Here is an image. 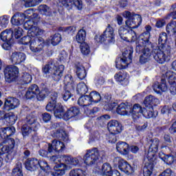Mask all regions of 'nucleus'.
Here are the masks:
<instances>
[{"label": "nucleus", "instance_id": "9b49d317", "mask_svg": "<svg viewBox=\"0 0 176 176\" xmlns=\"http://www.w3.org/2000/svg\"><path fill=\"white\" fill-rule=\"evenodd\" d=\"M160 144V141L159 139H154L151 141V146L148 148V152L145 155L144 160L145 162H148V163L151 166L156 160V157H155V153L157 152V149L159 148V144Z\"/></svg>", "mask_w": 176, "mask_h": 176}, {"label": "nucleus", "instance_id": "49530a36", "mask_svg": "<svg viewBox=\"0 0 176 176\" xmlns=\"http://www.w3.org/2000/svg\"><path fill=\"white\" fill-rule=\"evenodd\" d=\"M87 86L85 82H80L77 85V93L78 94H86L88 91Z\"/></svg>", "mask_w": 176, "mask_h": 176}, {"label": "nucleus", "instance_id": "a18cd8bd", "mask_svg": "<svg viewBox=\"0 0 176 176\" xmlns=\"http://www.w3.org/2000/svg\"><path fill=\"white\" fill-rule=\"evenodd\" d=\"M21 163L19 162L12 170V176H23V170H21Z\"/></svg>", "mask_w": 176, "mask_h": 176}, {"label": "nucleus", "instance_id": "e433bc0d", "mask_svg": "<svg viewBox=\"0 0 176 176\" xmlns=\"http://www.w3.org/2000/svg\"><path fill=\"white\" fill-rule=\"evenodd\" d=\"M144 104L146 107H153V104H159V99L155 98L153 96H148L145 98Z\"/></svg>", "mask_w": 176, "mask_h": 176}, {"label": "nucleus", "instance_id": "052dcab7", "mask_svg": "<svg viewBox=\"0 0 176 176\" xmlns=\"http://www.w3.org/2000/svg\"><path fill=\"white\" fill-rule=\"evenodd\" d=\"M162 159L168 164H173L174 163V156L164 155V157H162Z\"/></svg>", "mask_w": 176, "mask_h": 176}, {"label": "nucleus", "instance_id": "5701e85b", "mask_svg": "<svg viewBox=\"0 0 176 176\" xmlns=\"http://www.w3.org/2000/svg\"><path fill=\"white\" fill-rule=\"evenodd\" d=\"M37 118L35 113H31L26 116V124H29V126H32L34 131L38 130L39 129V124L36 122Z\"/></svg>", "mask_w": 176, "mask_h": 176}, {"label": "nucleus", "instance_id": "0eeeda50", "mask_svg": "<svg viewBox=\"0 0 176 176\" xmlns=\"http://www.w3.org/2000/svg\"><path fill=\"white\" fill-rule=\"evenodd\" d=\"M46 94H47V91L46 90L39 91V87L36 85H32L28 88L26 93L25 94V97L28 100H34L37 98L38 101H42L46 97Z\"/></svg>", "mask_w": 176, "mask_h": 176}, {"label": "nucleus", "instance_id": "c9c22d12", "mask_svg": "<svg viewBox=\"0 0 176 176\" xmlns=\"http://www.w3.org/2000/svg\"><path fill=\"white\" fill-rule=\"evenodd\" d=\"M0 38V43H2V41L7 42L13 41V39H12V38H13V32H12V30H6L1 33Z\"/></svg>", "mask_w": 176, "mask_h": 176}, {"label": "nucleus", "instance_id": "603ef678", "mask_svg": "<svg viewBox=\"0 0 176 176\" xmlns=\"http://www.w3.org/2000/svg\"><path fill=\"white\" fill-rule=\"evenodd\" d=\"M6 120L10 124H14L16 123V120H17V116L14 115L13 113H6Z\"/></svg>", "mask_w": 176, "mask_h": 176}, {"label": "nucleus", "instance_id": "69168bd1", "mask_svg": "<svg viewBox=\"0 0 176 176\" xmlns=\"http://www.w3.org/2000/svg\"><path fill=\"white\" fill-rule=\"evenodd\" d=\"M39 10L43 12L45 14L50 13V8L46 5H41L39 6Z\"/></svg>", "mask_w": 176, "mask_h": 176}, {"label": "nucleus", "instance_id": "2f4dec72", "mask_svg": "<svg viewBox=\"0 0 176 176\" xmlns=\"http://www.w3.org/2000/svg\"><path fill=\"white\" fill-rule=\"evenodd\" d=\"M54 172L51 173V175L53 176H62L65 174V165L63 163H59L56 164L54 167Z\"/></svg>", "mask_w": 176, "mask_h": 176}, {"label": "nucleus", "instance_id": "f704fd0d", "mask_svg": "<svg viewBox=\"0 0 176 176\" xmlns=\"http://www.w3.org/2000/svg\"><path fill=\"white\" fill-rule=\"evenodd\" d=\"M78 105L81 107H85V110L86 111L87 107L91 105V100L90 99V95H85L79 98L78 100Z\"/></svg>", "mask_w": 176, "mask_h": 176}, {"label": "nucleus", "instance_id": "7c9ffc66", "mask_svg": "<svg viewBox=\"0 0 176 176\" xmlns=\"http://www.w3.org/2000/svg\"><path fill=\"white\" fill-rule=\"evenodd\" d=\"M25 15L21 13L15 14L11 19V23L13 25H21L24 23V20H25Z\"/></svg>", "mask_w": 176, "mask_h": 176}, {"label": "nucleus", "instance_id": "ddd939ff", "mask_svg": "<svg viewBox=\"0 0 176 176\" xmlns=\"http://www.w3.org/2000/svg\"><path fill=\"white\" fill-rule=\"evenodd\" d=\"M6 82L12 83L19 78V68L16 66H7L4 69Z\"/></svg>", "mask_w": 176, "mask_h": 176}, {"label": "nucleus", "instance_id": "4468645a", "mask_svg": "<svg viewBox=\"0 0 176 176\" xmlns=\"http://www.w3.org/2000/svg\"><path fill=\"white\" fill-rule=\"evenodd\" d=\"M118 34L123 41L127 42H134L137 39V34L133 30H127L124 27H120L118 30Z\"/></svg>", "mask_w": 176, "mask_h": 176}, {"label": "nucleus", "instance_id": "72a5a7b5", "mask_svg": "<svg viewBox=\"0 0 176 176\" xmlns=\"http://www.w3.org/2000/svg\"><path fill=\"white\" fill-rule=\"evenodd\" d=\"M52 137L54 138H60L63 141H68V135L63 128L58 129L53 133Z\"/></svg>", "mask_w": 176, "mask_h": 176}, {"label": "nucleus", "instance_id": "393cba45", "mask_svg": "<svg viewBox=\"0 0 176 176\" xmlns=\"http://www.w3.org/2000/svg\"><path fill=\"white\" fill-rule=\"evenodd\" d=\"M25 54L23 52H14L11 55V61L12 64H21L25 61Z\"/></svg>", "mask_w": 176, "mask_h": 176}, {"label": "nucleus", "instance_id": "3c124183", "mask_svg": "<svg viewBox=\"0 0 176 176\" xmlns=\"http://www.w3.org/2000/svg\"><path fill=\"white\" fill-rule=\"evenodd\" d=\"M114 78L117 82H124V80H127V74L124 72H119L118 74H115Z\"/></svg>", "mask_w": 176, "mask_h": 176}, {"label": "nucleus", "instance_id": "4c0bfd02", "mask_svg": "<svg viewBox=\"0 0 176 176\" xmlns=\"http://www.w3.org/2000/svg\"><path fill=\"white\" fill-rule=\"evenodd\" d=\"M89 98L91 104H97L101 101V95L100 93L93 91L89 94Z\"/></svg>", "mask_w": 176, "mask_h": 176}, {"label": "nucleus", "instance_id": "a878e982", "mask_svg": "<svg viewBox=\"0 0 176 176\" xmlns=\"http://www.w3.org/2000/svg\"><path fill=\"white\" fill-rule=\"evenodd\" d=\"M25 167L29 171H35L39 167V161L35 158H29L25 162Z\"/></svg>", "mask_w": 176, "mask_h": 176}, {"label": "nucleus", "instance_id": "1a4fd4ad", "mask_svg": "<svg viewBox=\"0 0 176 176\" xmlns=\"http://www.w3.org/2000/svg\"><path fill=\"white\" fill-rule=\"evenodd\" d=\"M101 156H104V151H98L97 148L87 150L84 156V162L87 166H93Z\"/></svg>", "mask_w": 176, "mask_h": 176}, {"label": "nucleus", "instance_id": "8fccbe9b", "mask_svg": "<svg viewBox=\"0 0 176 176\" xmlns=\"http://www.w3.org/2000/svg\"><path fill=\"white\" fill-rule=\"evenodd\" d=\"M80 49L82 54L84 56H87V54H90V47H89V45L86 43H82L80 45Z\"/></svg>", "mask_w": 176, "mask_h": 176}, {"label": "nucleus", "instance_id": "412c9836", "mask_svg": "<svg viewBox=\"0 0 176 176\" xmlns=\"http://www.w3.org/2000/svg\"><path fill=\"white\" fill-rule=\"evenodd\" d=\"M20 105V100L16 98H10L5 101L4 109L6 111H10V109H15Z\"/></svg>", "mask_w": 176, "mask_h": 176}, {"label": "nucleus", "instance_id": "4be33fe9", "mask_svg": "<svg viewBox=\"0 0 176 176\" xmlns=\"http://www.w3.org/2000/svg\"><path fill=\"white\" fill-rule=\"evenodd\" d=\"M153 89L155 93H160V91H167L168 87L166 83V78L162 77L160 83L158 82H155L153 85Z\"/></svg>", "mask_w": 176, "mask_h": 176}, {"label": "nucleus", "instance_id": "39448f33", "mask_svg": "<svg viewBox=\"0 0 176 176\" xmlns=\"http://www.w3.org/2000/svg\"><path fill=\"white\" fill-rule=\"evenodd\" d=\"M171 47L168 45L159 46L153 50V58L159 64H164L170 60Z\"/></svg>", "mask_w": 176, "mask_h": 176}, {"label": "nucleus", "instance_id": "bb28decb", "mask_svg": "<svg viewBox=\"0 0 176 176\" xmlns=\"http://www.w3.org/2000/svg\"><path fill=\"white\" fill-rule=\"evenodd\" d=\"M60 3L63 6H71L72 8H77L78 10H81L82 8V0H60Z\"/></svg>", "mask_w": 176, "mask_h": 176}, {"label": "nucleus", "instance_id": "f257e3e1", "mask_svg": "<svg viewBox=\"0 0 176 176\" xmlns=\"http://www.w3.org/2000/svg\"><path fill=\"white\" fill-rule=\"evenodd\" d=\"M23 27L28 30V35L21 38L19 43L20 45H28L30 49L33 53H39L43 50L45 46V40L41 36L45 34V30L38 28L32 20L27 21Z\"/></svg>", "mask_w": 176, "mask_h": 176}, {"label": "nucleus", "instance_id": "774afa93", "mask_svg": "<svg viewBox=\"0 0 176 176\" xmlns=\"http://www.w3.org/2000/svg\"><path fill=\"white\" fill-rule=\"evenodd\" d=\"M144 171V176H151V174H152V168H150L145 166L143 169Z\"/></svg>", "mask_w": 176, "mask_h": 176}, {"label": "nucleus", "instance_id": "f03ea898", "mask_svg": "<svg viewBox=\"0 0 176 176\" xmlns=\"http://www.w3.org/2000/svg\"><path fill=\"white\" fill-rule=\"evenodd\" d=\"M16 133V128L14 126H9L7 128H2L0 129V135L1 138H4V141L0 144V156L5 155V153H12L14 148L16 142L14 139L9 138Z\"/></svg>", "mask_w": 176, "mask_h": 176}, {"label": "nucleus", "instance_id": "6ab92c4d", "mask_svg": "<svg viewBox=\"0 0 176 176\" xmlns=\"http://www.w3.org/2000/svg\"><path fill=\"white\" fill-rule=\"evenodd\" d=\"M64 148H65L64 143L56 140L52 141V144H48V151L52 152V154L57 152H63V151H64Z\"/></svg>", "mask_w": 176, "mask_h": 176}, {"label": "nucleus", "instance_id": "473e14b6", "mask_svg": "<svg viewBox=\"0 0 176 176\" xmlns=\"http://www.w3.org/2000/svg\"><path fill=\"white\" fill-rule=\"evenodd\" d=\"M54 115L58 119H63L64 117V107L60 103H57L54 106Z\"/></svg>", "mask_w": 176, "mask_h": 176}, {"label": "nucleus", "instance_id": "bf43d9fd", "mask_svg": "<svg viewBox=\"0 0 176 176\" xmlns=\"http://www.w3.org/2000/svg\"><path fill=\"white\" fill-rule=\"evenodd\" d=\"M0 45H1V47L4 50H10V49H12V45H13V41H6L3 44L2 43H0Z\"/></svg>", "mask_w": 176, "mask_h": 176}, {"label": "nucleus", "instance_id": "338daca9", "mask_svg": "<svg viewBox=\"0 0 176 176\" xmlns=\"http://www.w3.org/2000/svg\"><path fill=\"white\" fill-rule=\"evenodd\" d=\"M123 17H124L125 19H128V20L129 19H132V17H134V15L135 14L134 13H131L129 11H124V12L122 13Z\"/></svg>", "mask_w": 176, "mask_h": 176}, {"label": "nucleus", "instance_id": "e2e57ef3", "mask_svg": "<svg viewBox=\"0 0 176 176\" xmlns=\"http://www.w3.org/2000/svg\"><path fill=\"white\" fill-rule=\"evenodd\" d=\"M9 23V19L6 16L0 17V24L3 28H6V25H8Z\"/></svg>", "mask_w": 176, "mask_h": 176}, {"label": "nucleus", "instance_id": "79ce46f5", "mask_svg": "<svg viewBox=\"0 0 176 176\" xmlns=\"http://www.w3.org/2000/svg\"><path fill=\"white\" fill-rule=\"evenodd\" d=\"M76 39L78 43H85V41L86 40V30H80L76 36Z\"/></svg>", "mask_w": 176, "mask_h": 176}, {"label": "nucleus", "instance_id": "c03bdc74", "mask_svg": "<svg viewBox=\"0 0 176 176\" xmlns=\"http://www.w3.org/2000/svg\"><path fill=\"white\" fill-rule=\"evenodd\" d=\"M152 30V28L150 25L146 26V32H144L140 35V38L142 41H144V42L148 43L149 42V38L151 36V30Z\"/></svg>", "mask_w": 176, "mask_h": 176}, {"label": "nucleus", "instance_id": "5fc2aeb1", "mask_svg": "<svg viewBox=\"0 0 176 176\" xmlns=\"http://www.w3.org/2000/svg\"><path fill=\"white\" fill-rule=\"evenodd\" d=\"M167 41V34L166 32L161 33L158 38V43L160 46H165L164 43Z\"/></svg>", "mask_w": 176, "mask_h": 176}, {"label": "nucleus", "instance_id": "ea45409f", "mask_svg": "<svg viewBox=\"0 0 176 176\" xmlns=\"http://www.w3.org/2000/svg\"><path fill=\"white\" fill-rule=\"evenodd\" d=\"M34 127L32 126L29 125L28 124H25L22 126L21 131H22V135L23 137H27V135H30L32 131H34Z\"/></svg>", "mask_w": 176, "mask_h": 176}, {"label": "nucleus", "instance_id": "dca6fc26", "mask_svg": "<svg viewBox=\"0 0 176 176\" xmlns=\"http://www.w3.org/2000/svg\"><path fill=\"white\" fill-rule=\"evenodd\" d=\"M142 23V18L140 14H135L132 18L127 19L125 21V27L129 30H134L138 28Z\"/></svg>", "mask_w": 176, "mask_h": 176}, {"label": "nucleus", "instance_id": "c756f323", "mask_svg": "<svg viewBox=\"0 0 176 176\" xmlns=\"http://www.w3.org/2000/svg\"><path fill=\"white\" fill-rule=\"evenodd\" d=\"M78 113H80L79 109L76 107H72L64 113L63 119L64 120H69V119H72V118L78 116Z\"/></svg>", "mask_w": 176, "mask_h": 176}, {"label": "nucleus", "instance_id": "680f3d73", "mask_svg": "<svg viewBox=\"0 0 176 176\" xmlns=\"http://www.w3.org/2000/svg\"><path fill=\"white\" fill-rule=\"evenodd\" d=\"M99 109L97 107H94L92 109L86 108L85 110V113L89 116V115H94V113H97Z\"/></svg>", "mask_w": 176, "mask_h": 176}, {"label": "nucleus", "instance_id": "cd10ccee", "mask_svg": "<svg viewBox=\"0 0 176 176\" xmlns=\"http://www.w3.org/2000/svg\"><path fill=\"white\" fill-rule=\"evenodd\" d=\"M162 78H165L168 80L170 85V87L176 86V73L175 72L171 70H169L166 72L165 74H163Z\"/></svg>", "mask_w": 176, "mask_h": 176}, {"label": "nucleus", "instance_id": "0e129e2a", "mask_svg": "<svg viewBox=\"0 0 176 176\" xmlns=\"http://www.w3.org/2000/svg\"><path fill=\"white\" fill-rule=\"evenodd\" d=\"M23 35V29L21 28H18L14 30V36L16 39H19Z\"/></svg>", "mask_w": 176, "mask_h": 176}, {"label": "nucleus", "instance_id": "a211bd4d", "mask_svg": "<svg viewBox=\"0 0 176 176\" xmlns=\"http://www.w3.org/2000/svg\"><path fill=\"white\" fill-rule=\"evenodd\" d=\"M107 129L111 134H119V133L122 132V124L119 123L116 120H111L107 124Z\"/></svg>", "mask_w": 176, "mask_h": 176}, {"label": "nucleus", "instance_id": "9d476101", "mask_svg": "<svg viewBox=\"0 0 176 176\" xmlns=\"http://www.w3.org/2000/svg\"><path fill=\"white\" fill-rule=\"evenodd\" d=\"M108 105L109 111L117 112V113L123 116H130V109H131V107H129L127 103L122 102L118 106V103L113 102Z\"/></svg>", "mask_w": 176, "mask_h": 176}, {"label": "nucleus", "instance_id": "4d7b16f0", "mask_svg": "<svg viewBox=\"0 0 176 176\" xmlns=\"http://www.w3.org/2000/svg\"><path fill=\"white\" fill-rule=\"evenodd\" d=\"M22 80L24 82V83L26 84L31 83V81L32 80V76L28 73H24L22 76Z\"/></svg>", "mask_w": 176, "mask_h": 176}, {"label": "nucleus", "instance_id": "2eb2a0df", "mask_svg": "<svg viewBox=\"0 0 176 176\" xmlns=\"http://www.w3.org/2000/svg\"><path fill=\"white\" fill-rule=\"evenodd\" d=\"M113 162L116 167L118 166L119 169L121 170V171L126 173V174L133 173V168H131V166L121 157H116L113 159Z\"/></svg>", "mask_w": 176, "mask_h": 176}, {"label": "nucleus", "instance_id": "a19ab883", "mask_svg": "<svg viewBox=\"0 0 176 176\" xmlns=\"http://www.w3.org/2000/svg\"><path fill=\"white\" fill-rule=\"evenodd\" d=\"M102 174L104 176H112V167H111V164L105 163L102 165Z\"/></svg>", "mask_w": 176, "mask_h": 176}, {"label": "nucleus", "instance_id": "6e6d98bb", "mask_svg": "<svg viewBox=\"0 0 176 176\" xmlns=\"http://www.w3.org/2000/svg\"><path fill=\"white\" fill-rule=\"evenodd\" d=\"M49 150V148H47V151ZM39 155L40 156H42L43 157H50V160H52V157H53L54 155L52 152H50V151H46V150L45 149H41L39 151Z\"/></svg>", "mask_w": 176, "mask_h": 176}, {"label": "nucleus", "instance_id": "c85d7f7f", "mask_svg": "<svg viewBox=\"0 0 176 176\" xmlns=\"http://www.w3.org/2000/svg\"><path fill=\"white\" fill-rule=\"evenodd\" d=\"M64 72V65H60L58 67H55L52 69V74L54 80L58 82L63 78V74Z\"/></svg>", "mask_w": 176, "mask_h": 176}, {"label": "nucleus", "instance_id": "37998d69", "mask_svg": "<svg viewBox=\"0 0 176 176\" xmlns=\"http://www.w3.org/2000/svg\"><path fill=\"white\" fill-rule=\"evenodd\" d=\"M38 167L44 171V173H52V168L47 164V162L45 160L38 161Z\"/></svg>", "mask_w": 176, "mask_h": 176}, {"label": "nucleus", "instance_id": "13d9d810", "mask_svg": "<svg viewBox=\"0 0 176 176\" xmlns=\"http://www.w3.org/2000/svg\"><path fill=\"white\" fill-rule=\"evenodd\" d=\"M167 32H176V23L171 22L166 26Z\"/></svg>", "mask_w": 176, "mask_h": 176}, {"label": "nucleus", "instance_id": "aec40b11", "mask_svg": "<svg viewBox=\"0 0 176 176\" xmlns=\"http://www.w3.org/2000/svg\"><path fill=\"white\" fill-rule=\"evenodd\" d=\"M43 90L47 91V94H46V96H49L50 94V102L46 106V111H47L48 112H51V111H53V109H54V105L57 104H56L57 100V97H58L57 93L55 91L50 92L47 89H43Z\"/></svg>", "mask_w": 176, "mask_h": 176}, {"label": "nucleus", "instance_id": "09e8293b", "mask_svg": "<svg viewBox=\"0 0 176 176\" xmlns=\"http://www.w3.org/2000/svg\"><path fill=\"white\" fill-rule=\"evenodd\" d=\"M69 176H86V171L80 168L73 169L70 171Z\"/></svg>", "mask_w": 176, "mask_h": 176}, {"label": "nucleus", "instance_id": "f8f14e48", "mask_svg": "<svg viewBox=\"0 0 176 176\" xmlns=\"http://www.w3.org/2000/svg\"><path fill=\"white\" fill-rule=\"evenodd\" d=\"M64 83L66 91L63 95V98L64 101H68V100L71 98V91L74 90L75 87H76V85H75L74 78H72V76L71 75H67L65 77Z\"/></svg>", "mask_w": 176, "mask_h": 176}, {"label": "nucleus", "instance_id": "6e6552de", "mask_svg": "<svg viewBox=\"0 0 176 176\" xmlns=\"http://www.w3.org/2000/svg\"><path fill=\"white\" fill-rule=\"evenodd\" d=\"M51 162H54L56 164H57V162L63 163L67 170L79 164L78 158L65 155L60 156L59 158L53 155L51 158Z\"/></svg>", "mask_w": 176, "mask_h": 176}, {"label": "nucleus", "instance_id": "b1692460", "mask_svg": "<svg viewBox=\"0 0 176 176\" xmlns=\"http://www.w3.org/2000/svg\"><path fill=\"white\" fill-rule=\"evenodd\" d=\"M116 149L119 153L125 156L130 152V146L126 142H118L116 144Z\"/></svg>", "mask_w": 176, "mask_h": 176}, {"label": "nucleus", "instance_id": "20e7f679", "mask_svg": "<svg viewBox=\"0 0 176 176\" xmlns=\"http://www.w3.org/2000/svg\"><path fill=\"white\" fill-rule=\"evenodd\" d=\"M134 49L133 47H127L126 50L122 53L121 57L118 58L116 60V67L117 69H126L129 64L133 61V52Z\"/></svg>", "mask_w": 176, "mask_h": 176}, {"label": "nucleus", "instance_id": "7ed1b4c3", "mask_svg": "<svg viewBox=\"0 0 176 176\" xmlns=\"http://www.w3.org/2000/svg\"><path fill=\"white\" fill-rule=\"evenodd\" d=\"M130 115H131L133 119L137 120L143 116L146 119H151V118H155L153 113V106H149L142 109L138 104L133 105V108L130 109Z\"/></svg>", "mask_w": 176, "mask_h": 176}, {"label": "nucleus", "instance_id": "f3484780", "mask_svg": "<svg viewBox=\"0 0 176 176\" xmlns=\"http://www.w3.org/2000/svg\"><path fill=\"white\" fill-rule=\"evenodd\" d=\"M137 53H142L140 58V62L141 64H145L149 61L151 57V50L148 47H144L141 45L136 46Z\"/></svg>", "mask_w": 176, "mask_h": 176}, {"label": "nucleus", "instance_id": "864d4df0", "mask_svg": "<svg viewBox=\"0 0 176 176\" xmlns=\"http://www.w3.org/2000/svg\"><path fill=\"white\" fill-rule=\"evenodd\" d=\"M61 35L60 34H55L51 38V43L53 46H57L61 41Z\"/></svg>", "mask_w": 176, "mask_h": 176}, {"label": "nucleus", "instance_id": "de8ad7c7", "mask_svg": "<svg viewBox=\"0 0 176 176\" xmlns=\"http://www.w3.org/2000/svg\"><path fill=\"white\" fill-rule=\"evenodd\" d=\"M53 68H54V65L53 63L45 65L42 68V71H43V74L44 75H49V74H52Z\"/></svg>", "mask_w": 176, "mask_h": 176}, {"label": "nucleus", "instance_id": "58836bf2", "mask_svg": "<svg viewBox=\"0 0 176 176\" xmlns=\"http://www.w3.org/2000/svg\"><path fill=\"white\" fill-rule=\"evenodd\" d=\"M76 75L80 79H85L86 78V69L82 65L76 66Z\"/></svg>", "mask_w": 176, "mask_h": 176}, {"label": "nucleus", "instance_id": "423d86ee", "mask_svg": "<svg viewBox=\"0 0 176 176\" xmlns=\"http://www.w3.org/2000/svg\"><path fill=\"white\" fill-rule=\"evenodd\" d=\"M95 41L98 43L101 42H105L108 45H112L115 43V30L110 24L107 25L106 30L101 35H96L94 38Z\"/></svg>", "mask_w": 176, "mask_h": 176}]
</instances>
